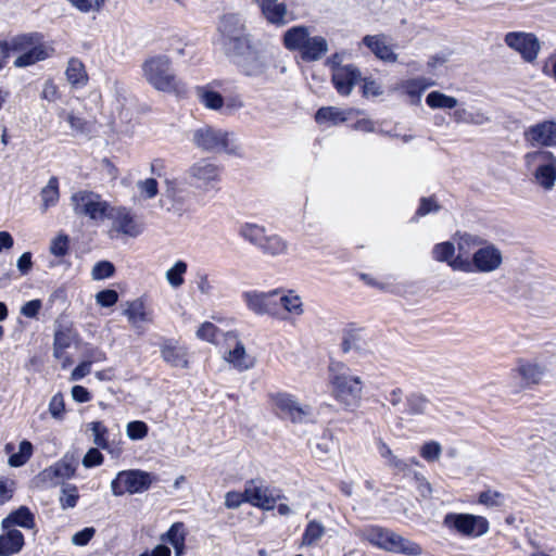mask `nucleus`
Returning a JSON list of instances; mask_svg holds the SVG:
<instances>
[{
	"label": "nucleus",
	"instance_id": "c85d7f7f",
	"mask_svg": "<svg viewBox=\"0 0 556 556\" xmlns=\"http://www.w3.org/2000/svg\"><path fill=\"white\" fill-rule=\"evenodd\" d=\"M434 83L424 77L410 78L400 83L396 90H402L403 93L410 98L412 104H419L424 91L431 87Z\"/></svg>",
	"mask_w": 556,
	"mask_h": 556
},
{
	"label": "nucleus",
	"instance_id": "f3484780",
	"mask_svg": "<svg viewBox=\"0 0 556 556\" xmlns=\"http://www.w3.org/2000/svg\"><path fill=\"white\" fill-rule=\"evenodd\" d=\"M525 140L532 147H556V122L543 121L529 126L525 130Z\"/></svg>",
	"mask_w": 556,
	"mask_h": 556
},
{
	"label": "nucleus",
	"instance_id": "39448f33",
	"mask_svg": "<svg viewBox=\"0 0 556 556\" xmlns=\"http://www.w3.org/2000/svg\"><path fill=\"white\" fill-rule=\"evenodd\" d=\"M142 71L148 83L160 91L178 93L185 90L184 84L173 73L170 60L165 55L147 60Z\"/></svg>",
	"mask_w": 556,
	"mask_h": 556
},
{
	"label": "nucleus",
	"instance_id": "6ab92c4d",
	"mask_svg": "<svg viewBox=\"0 0 556 556\" xmlns=\"http://www.w3.org/2000/svg\"><path fill=\"white\" fill-rule=\"evenodd\" d=\"M218 42L220 46L248 33L244 21L238 14H225L218 23Z\"/></svg>",
	"mask_w": 556,
	"mask_h": 556
},
{
	"label": "nucleus",
	"instance_id": "e2e57ef3",
	"mask_svg": "<svg viewBox=\"0 0 556 556\" xmlns=\"http://www.w3.org/2000/svg\"><path fill=\"white\" fill-rule=\"evenodd\" d=\"M479 503L488 507H500L504 504V495L497 491L486 490L480 493Z\"/></svg>",
	"mask_w": 556,
	"mask_h": 556
},
{
	"label": "nucleus",
	"instance_id": "b1692460",
	"mask_svg": "<svg viewBox=\"0 0 556 556\" xmlns=\"http://www.w3.org/2000/svg\"><path fill=\"white\" fill-rule=\"evenodd\" d=\"M123 315L126 316L128 323L136 329L140 328L141 323L153 321V314L147 309L146 303L141 298L127 301Z\"/></svg>",
	"mask_w": 556,
	"mask_h": 556
},
{
	"label": "nucleus",
	"instance_id": "c03bdc74",
	"mask_svg": "<svg viewBox=\"0 0 556 556\" xmlns=\"http://www.w3.org/2000/svg\"><path fill=\"white\" fill-rule=\"evenodd\" d=\"M239 235L251 244L260 248L267 233L263 226L247 223L240 227Z\"/></svg>",
	"mask_w": 556,
	"mask_h": 556
},
{
	"label": "nucleus",
	"instance_id": "423d86ee",
	"mask_svg": "<svg viewBox=\"0 0 556 556\" xmlns=\"http://www.w3.org/2000/svg\"><path fill=\"white\" fill-rule=\"evenodd\" d=\"M332 393L337 401L345 407H355L358 405L362 397L363 381L358 376H353L348 371H334L330 368Z\"/></svg>",
	"mask_w": 556,
	"mask_h": 556
},
{
	"label": "nucleus",
	"instance_id": "ddd939ff",
	"mask_svg": "<svg viewBox=\"0 0 556 556\" xmlns=\"http://www.w3.org/2000/svg\"><path fill=\"white\" fill-rule=\"evenodd\" d=\"M443 523L466 536H480L489 531V522L484 517L470 514H447Z\"/></svg>",
	"mask_w": 556,
	"mask_h": 556
},
{
	"label": "nucleus",
	"instance_id": "e433bc0d",
	"mask_svg": "<svg viewBox=\"0 0 556 556\" xmlns=\"http://www.w3.org/2000/svg\"><path fill=\"white\" fill-rule=\"evenodd\" d=\"M42 213L58 204L60 200L59 179L55 176L50 177L48 184L40 191Z\"/></svg>",
	"mask_w": 556,
	"mask_h": 556
},
{
	"label": "nucleus",
	"instance_id": "774afa93",
	"mask_svg": "<svg viewBox=\"0 0 556 556\" xmlns=\"http://www.w3.org/2000/svg\"><path fill=\"white\" fill-rule=\"evenodd\" d=\"M243 503H248V496L245 495V489L243 492L229 491L225 495V506L229 509H236Z\"/></svg>",
	"mask_w": 556,
	"mask_h": 556
},
{
	"label": "nucleus",
	"instance_id": "864d4df0",
	"mask_svg": "<svg viewBox=\"0 0 556 556\" xmlns=\"http://www.w3.org/2000/svg\"><path fill=\"white\" fill-rule=\"evenodd\" d=\"M79 498L78 489L75 484H63L59 498L62 509L74 508Z\"/></svg>",
	"mask_w": 556,
	"mask_h": 556
},
{
	"label": "nucleus",
	"instance_id": "a19ab883",
	"mask_svg": "<svg viewBox=\"0 0 556 556\" xmlns=\"http://www.w3.org/2000/svg\"><path fill=\"white\" fill-rule=\"evenodd\" d=\"M429 401L421 394L412 393L406 397L404 408L401 413L407 416L422 415L427 412Z\"/></svg>",
	"mask_w": 556,
	"mask_h": 556
},
{
	"label": "nucleus",
	"instance_id": "c9c22d12",
	"mask_svg": "<svg viewBox=\"0 0 556 556\" xmlns=\"http://www.w3.org/2000/svg\"><path fill=\"white\" fill-rule=\"evenodd\" d=\"M389 553L403 554L406 556H419L422 554L421 546L394 532Z\"/></svg>",
	"mask_w": 556,
	"mask_h": 556
},
{
	"label": "nucleus",
	"instance_id": "0eeeda50",
	"mask_svg": "<svg viewBox=\"0 0 556 556\" xmlns=\"http://www.w3.org/2000/svg\"><path fill=\"white\" fill-rule=\"evenodd\" d=\"M222 170V166L210 159H200L187 169L186 180L195 189L208 191L220 181Z\"/></svg>",
	"mask_w": 556,
	"mask_h": 556
},
{
	"label": "nucleus",
	"instance_id": "aec40b11",
	"mask_svg": "<svg viewBox=\"0 0 556 556\" xmlns=\"http://www.w3.org/2000/svg\"><path fill=\"white\" fill-rule=\"evenodd\" d=\"M361 72L359 70L353 65L348 64L344 67H339L336 72L332 73V84L336 90L341 96H349L353 87L359 81Z\"/></svg>",
	"mask_w": 556,
	"mask_h": 556
},
{
	"label": "nucleus",
	"instance_id": "bf43d9fd",
	"mask_svg": "<svg viewBox=\"0 0 556 556\" xmlns=\"http://www.w3.org/2000/svg\"><path fill=\"white\" fill-rule=\"evenodd\" d=\"M149 427L141 420L130 421L126 426V434L130 440L138 441L147 437Z\"/></svg>",
	"mask_w": 556,
	"mask_h": 556
},
{
	"label": "nucleus",
	"instance_id": "de8ad7c7",
	"mask_svg": "<svg viewBox=\"0 0 556 556\" xmlns=\"http://www.w3.org/2000/svg\"><path fill=\"white\" fill-rule=\"evenodd\" d=\"M187 263L179 260L166 270L165 278L172 288L177 289L184 285V276L187 273Z\"/></svg>",
	"mask_w": 556,
	"mask_h": 556
},
{
	"label": "nucleus",
	"instance_id": "a878e982",
	"mask_svg": "<svg viewBox=\"0 0 556 556\" xmlns=\"http://www.w3.org/2000/svg\"><path fill=\"white\" fill-rule=\"evenodd\" d=\"M393 535L394 531L379 526L367 527L361 532L362 539L386 552H389Z\"/></svg>",
	"mask_w": 556,
	"mask_h": 556
},
{
	"label": "nucleus",
	"instance_id": "cd10ccee",
	"mask_svg": "<svg viewBox=\"0 0 556 556\" xmlns=\"http://www.w3.org/2000/svg\"><path fill=\"white\" fill-rule=\"evenodd\" d=\"M5 532L0 535V556L17 554L24 546V535L16 529H3Z\"/></svg>",
	"mask_w": 556,
	"mask_h": 556
},
{
	"label": "nucleus",
	"instance_id": "49530a36",
	"mask_svg": "<svg viewBox=\"0 0 556 556\" xmlns=\"http://www.w3.org/2000/svg\"><path fill=\"white\" fill-rule=\"evenodd\" d=\"M263 253L277 256L285 254L287 252L288 245L287 242L277 235H266L265 240L262 242L258 248Z\"/></svg>",
	"mask_w": 556,
	"mask_h": 556
},
{
	"label": "nucleus",
	"instance_id": "338daca9",
	"mask_svg": "<svg viewBox=\"0 0 556 556\" xmlns=\"http://www.w3.org/2000/svg\"><path fill=\"white\" fill-rule=\"evenodd\" d=\"M118 301V293L112 289H105L96 294V302L102 307H111Z\"/></svg>",
	"mask_w": 556,
	"mask_h": 556
},
{
	"label": "nucleus",
	"instance_id": "4c0bfd02",
	"mask_svg": "<svg viewBox=\"0 0 556 556\" xmlns=\"http://www.w3.org/2000/svg\"><path fill=\"white\" fill-rule=\"evenodd\" d=\"M66 79L73 87H83L88 81V76L83 62L72 58L65 71Z\"/></svg>",
	"mask_w": 556,
	"mask_h": 556
},
{
	"label": "nucleus",
	"instance_id": "7c9ffc66",
	"mask_svg": "<svg viewBox=\"0 0 556 556\" xmlns=\"http://www.w3.org/2000/svg\"><path fill=\"white\" fill-rule=\"evenodd\" d=\"M254 45L252 35L248 31L240 37L220 46L224 54L232 63Z\"/></svg>",
	"mask_w": 556,
	"mask_h": 556
},
{
	"label": "nucleus",
	"instance_id": "8fccbe9b",
	"mask_svg": "<svg viewBox=\"0 0 556 556\" xmlns=\"http://www.w3.org/2000/svg\"><path fill=\"white\" fill-rule=\"evenodd\" d=\"M59 116L70 124L73 135H86L90 131V123L83 117L75 115L73 112L62 110L59 113Z\"/></svg>",
	"mask_w": 556,
	"mask_h": 556
},
{
	"label": "nucleus",
	"instance_id": "412c9836",
	"mask_svg": "<svg viewBox=\"0 0 556 556\" xmlns=\"http://www.w3.org/2000/svg\"><path fill=\"white\" fill-rule=\"evenodd\" d=\"M545 374V368L536 363L520 361L516 369L513 370L514 376H518L522 380L519 389L513 390V393H519L521 389L539 384Z\"/></svg>",
	"mask_w": 556,
	"mask_h": 556
},
{
	"label": "nucleus",
	"instance_id": "3c124183",
	"mask_svg": "<svg viewBox=\"0 0 556 556\" xmlns=\"http://www.w3.org/2000/svg\"><path fill=\"white\" fill-rule=\"evenodd\" d=\"M33 455V444L23 440L18 445V452L11 454L9 457V465L11 467H21L25 465Z\"/></svg>",
	"mask_w": 556,
	"mask_h": 556
},
{
	"label": "nucleus",
	"instance_id": "f704fd0d",
	"mask_svg": "<svg viewBox=\"0 0 556 556\" xmlns=\"http://www.w3.org/2000/svg\"><path fill=\"white\" fill-rule=\"evenodd\" d=\"M279 308L283 307V309L292 315V316H301L304 313L303 302L300 295H298L293 290H280L279 295L277 296Z\"/></svg>",
	"mask_w": 556,
	"mask_h": 556
},
{
	"label": "nucleus",
	"instance_id": "7ed1b4c3",
	"mask_svg": "<svg viewBox=\"0 0 556 556\" xmlns=\"http://www.w3.org/2000/svg\"><path fill=\"white\" fill-rule=\"evenodd\" d=\"M193 144L208 153L224 152L229 155L242 157L243 152L233 131L203 125L192 132Z\"/></svg>",
	"mask_w": 556,
	"mask_h": 556
},
{
	"label": "nucleus",
	"instance_id": "5701e85b",
	"mask_svg": "<svg viewBox=\"0 0 556 556\" xmlns=\"http://www.w3.org/2000/svg\"><path fill=\"white\" fill-rule=\"evenodd\" d=\"M261 9L266 21L276 26H283L288 23V9L279 0H253Z\"/></svg>",
	"mask_w": 556,
	"mask_h": 556
},
{
	"label": "nucleus",
	"instance_id": "a18cd8bd",
	"mask_svg": "<svg viewBox=\"0 0 556 556\" xmlns=\"http://www.w3.org/2000/svg\"><path fill=\"white\" fill-rule=\"evenodd\" d=\"M453 117L457 123L473 125H483L490 122V117L481 110L467 111L466 109H457L454 111Z\"/></svg>",
	"mask_w": 556,
	"mask_h": 556
},
{
	"label": "nucleus",
	"instance_id": "9b49d317",
	"mask_svg": "<svg viewBox=\"0 0 556 556\" xmlns=\"http://www.w3.org/2000/svg\"><path fill=\"white\" fill-rule=\"evenodd\" d=\"M77 467L78 457L75 454L66 453L60 460L45 468L37 478L48 486H56L73 478Z\"/></svg>",
	"mask_w": 556,
	"mask_h": 556
},
{
	"label": "nucleus",
	"instance_id": "473e14b6",
	"mask_svg": "<svg viewBox=\"0 0 556 556\" xmlns=\"http://www.w3.org/2000/svg\"><path fill=\"white\" fill-rule=\"evenodd\" d=\"M341 346L345 353L351 351L363 353L368 349V344L363 330L355 328L344 330Z\"/></svg>",
	"mask_w": 556,
	"mask_h": 556
},
{
	"label": "nucleus",
	"instance_id": "4be33fe9",
	"mask_svg": "<svg viewBox=\"0 0 556 556\" xmlns=\"http://www.w3.org/2000/svg\"><path fill=\"white\" fill-rule=\"evenodd\" d=\"M160 350L163 361L169 366L175 368H187L189 366L188 351L177 342L165 340Z\"/></svg>",
	"mask_w": 556,
	"mask_h": 556
},
{
	"label": "nucleus",
	"instance_id": "393cba45",
	"mask_svg": "<svg viewBox=\"0 0 556 556\" xmlns=\"http://www.w3.org/2000/svg\"><path fill=\"white\" fill-rule=\"evenodd\" d=\"M362 41L378 59L390 63L396 62L397 55L388 45L384 35H366Z\"/></svg>",
	"mask_w": 556,
	"mask_h": 556
},
{
	"label": "nucleus",
	"instance_id": "dca6fc26",
	"mask_svg": "<svg viewBox=\"0 0 556 556\" xmlns=\"http://www.w3.org/2000/svg\"><path fill=\"white\" fill-rule=\"evenodd\" d=\"M273 403L280 412V416L290 419L292 422H304L312 417V408L308 405H301L296 399L289 393H277L271 396Z\"/></svg>",
	"mask_w": 556,
	"mask_h": 556
},
{
	"label": "nucleus",
	"instance_id": "f03ea898",
	"mask_svg": "<svg viewBox=\"0 0 556 556\" xmlns=\"http://www.w3.org/2000/svg\"><path fill=\"white\" fill-rule=\"evenodd\" d=\"M2 42L3 59H8L11 52L20 53L13 62L17 68L45 61L54 52V49L43 41V35L38 31L20 34Z\"/></svg>",
	"mask_w": 556,
	"mask_h": 556
},
{
	"label": "nucleus",
	"instance_id": "ea45409f",
	"mask_svg": "<svg viewBox=\"0 0 556 556\" xmlns=\"http://www.w3.org/2000/svg\"><path fill=\"white\" fill-rule=\"evenodd\" d=\"M75 333L70 327H60L55 330L53 341V355L61 358L66 349H68L74 341Z\"/></svg>",
	"mask_w": 556,
	"mask_h": 556
},
{
	"label": "nucleus",
	"instance_id": "72a5a7b5",
	"mask_svg": "<svg viewBox=\"0 0 556 556\" xmlns=\"http://www.w3.org/2000/svg\"><path fill=\"white\" fill-rule=\"evenodd\" d=\"M309 36L306 26H293L285 33L283 45L290 51L301 52Z\"/></svg>",
	"mask_w": 556,
	"mask_h": 556
},
{
	"label": "nucleus",
	"instance_id": "37998d69",
	"mask_svg": "<svg viewBox=\"0 0 556 556\" xmlns=\"http://www.w3.org/2000/svg\"><path fill=\"white\" fill-rule=\"evenodd\" d=\"M315 121L318 124H331L337 125L346 121V114L344 111L334 106L320 108L315 114Z\"/></svg>",
	"mask_w": 556,
	"mask_h": 556
},
{
	"label": "nucleus",
	"instance_id": "5fc2aeb1",
	"mask_svg": "<svg viewBox=\"0 0 556 556\" xmlns=\"http://www.w3.org/2000/svg\"><path fill=\"white\" fill-rule=\"evenodd\" d=\"M70 250V237L66 233H59L52 239L50 244V253L56 257H63Z\"/></svg>",
	"mask_w": 556,
	"mask_h": 556
},
{
	"label": "nucleus",
	"instance_id": "f8f14e48",
	"mask_svg": "<svg viewBox=\"0 0 556 556\" xmlns=\"http://www.w3.org/2000/svg\"><path fill=\"white\" fill-rule=\"evenodd\" d=\"M280 289H275L268 292L261 291H247L242 298L249 307L256 315H270L286 320L287 318L279 315V303L277 296Z\"/></svg>",
	"mask_w": 556,
	"mask_h": 556
},
{
	"label": "nucleus",
	"instance_id": "1a4fd4ad",
	"mask_svg": "<svg viewBox=\"0 0 556 556\" xmlns=\"http://www.w3.org/2000/svg\"><path fill=\"white\" fill-rule=\"evenodd\" d=\"M153 479L150 472L143 470H122L112 480L111 491L115 496H122L125 493H142L151 486Z\"/></svg>",
	"mask_w": 556,
	"mask_h": 556
},
{
	"label": "nucleus",
	"instance_id": "a211bd4d",
	"mask_svg": "<svg viewBox=\"0 0 556 556\" xmlns=\"http://www.w3.org/2000/svg\"><path fill=\"white\" fill-rule=\"evenodd\" d=\"M108 218L112 220L113 228L123 235L135 238L143 231L142 225L124 206L111 207Z\"/></svg>",
	"mask_w": 556,
	"mask_h": 556
},
{
	"label": "nucleus",
	"instance_id": "4468645a",
	"mask_svg": "<svg viewBox=\"0 0 556 556\" xmlns=\"http://www.w3.org/2000/svg\"><path fill=\"white\" fill-rule=\"evenodd\" d=\"M240 73L248 77H262L269 67L266 53L253 45L241 56L232 62Z\"/></svg>",
	"mask_w": 556,
	"mask_h": 556
},
{
	"label": "nucleus",
	"instance_id": "79ce46f5",
	"mask_svg": "<svg viewBox=\"0 0 556 556\" xmlns=\"http://www.w3.org/2000/svg\"><path fill=\"white\" fill-rule=\"evenodd\" d=\"M197 96L199 101L210 110L218 111L224 106V98L217 91H214L207 87H198Z\"/></svg>",
	"mask_w": 556,
	"mask_h": 556
},
{
	"label": "nucleus",
	"instance_id": "2f4dec72",
	"mask_svg": "<svg viewBox=\"0 0 556 556\" xmlns=\"http://www.w3.org/2000/svg\"><path fill=\"white\" fill-rule=\"evenodd\" d=\"M18 526L25 529H33L35 526V517L26 506H21L16 510L9 514L1 522L2 529H10Z\"/></svg>",
	"mask_w": 556,
	"mask_h": 556
},
{
	"label": "nucleus",
	"instance_id": "2eb2a0df",
	"mask_svg": "<svg viewBox=\"0 0 556 556\" xmlns=\"http://www.w3.org/2000/svg\"><path fill=\"white\" fill-rule=\"evenodd\" d=\"M504 42L513 50L518 52L521 58L529 63L536 60L541 50V43L538 37L532 33L510 31L504 37Z\"/></svg>",
	"mask_w": 556,
	"mask_h": 556
},
{
	"label": "nucleus",
	"instance_id": "603ef678",
	"mask_svg": "<svg viewBox=\"0 0 556 556\" xmlns=\"http://www.w3.org/2000/svg\"><path fill=\"white\" fill-rule=\"evenodd\" d=\"M455 245L452 242H442L434 245L432 250L433 258L438 262H445L452 268V263L456 260Z\"/></svg>",
	"mask_w": 556,
	"mask_h": 556
},
{
	"label": "nucleus",
	"instance_id": "bb28decb",
	"mask_svg": "<svg viewBox=\"0 0 556 556\" xmlns=\"http://www.w3.org/2000/svg\"><path fill=\"white\" fill-rule=\"evenodd\" d=\"M328 52V41L323 36H309L300 54L305 62L319 61Z\"/></svg>",
	"mask_w": 556,
	"mask_h": 556
},
{
	"label": "nucleus",
	"instance_id": "69168bd1",
	"mask_svg": "<svg viewBox=\"0 0 556 556\" xmlns=\"http://www.w3.org/2000/svg\"><path fill=\"white\" fill-rule=\"evenodd\" d=\"M413 479L416 484V489L422 498H430L432 494V488L430 482L418 471L413 472Z\"/></svg>",
	"mask_w": 556,
	"mask_h": 556
},
{
	"label": "nucleus",
	"instance_id": "680f3d73",
	"mask_svg": "<svg viewBox=\"0 0 556 556\" xmlns=\"http://www.w3.org/2000/svg\"><path fill=\"white\" fill-rule=\"evenodd\" d=\"M115 267L109 261H100L94 264L91 276L93 280H103L114 275Z\"/></svg>",
	"mask_w": 556,
	"mask_h": 556
},
{
	"label": "nucleus",
	"instance_id": "13d9d810",
	"mask_svg": "<svg viewBox=\"0 0 556 556\" xmlns=\"http://www.w3.org/2000/svg\"><path fill=\"white\" fill-rule=\"evenodd\" d=\"M442 454V446L437 441H428L420 447V456L429 463L439 460Z\"/></svg>",
	"mask_w": 556,
	"mask_h": 556
},
{
	"label": "nucleus",
	"instance_id": "20e7f679",
	"mask_svg": "<svg viewBox=\"0 0 556 556\" xmlns=\"http://www.w3.org/2000/svg\"><path fill=\"white\" fill-rule=\"evenodd\" d=\"M523 164L531 182L545 192L556 186V155L546 149H536L523 155Z\"/></svg>",
	"mask_w": 556,
	"mask_h": 556
},
{
	"label": "nucleus",
	"instance_id": "4d7b16f0",
	"mask_svg": "<svg viewBox=\"0 0 556 556\" xmlns=\"http://www.w3.org/2000/svg\"><path fill=\"white\" fill-rule=\"evenodd\" d=\"M185 539H186V533H185L184 523H181V522L173 523L172 527L168 529V531L161 536L162 541L167 542L172 545H176V544L181 545V541H185Z\"/></svg>",
	"mask_w": 556,
	"mask_h": 556
},
{
	"label": "nucleus",
	"instance_id": "0e129e2a",
	"mask_svg": "<svg viewBox=\"0 0 556 556\" xmlns=\"http://www.w3.org/2000/svg\"><path fill=\"white\" fill-rule=\"evenodd\" d=\"M65 404L61 393H56L52 396L49 403V413L54 419L61 420L64 417Z\"/></svg>",
	"mask_w": 556,
	"mask_h": 556
},
{
	"label": "nucleus",
	"instance_id": "f257e3e1",
	"mask_svg": "<svg viewBox=\"0 0 556 556\" xmlns=\"http://www.w3.org/2000/svg\"><path fill=\"white\" fill-rule=\"evenodd\" d=\"M457 250L456 260L452 263L453 270L489 274L497 270L503 264L502 251L477 235H459Z\"/></svg>",
	"mask_w": 556,
	"mask_h": 556
},
{
	"label": "nucleus",
	"instance_id": "09e8293b",
	"mask_svg": "<svg viewBox=\"0 0 556 556\" xmlns=\"http://www.w3.org/2000/svg\"><path fill=\"white\" fill-rule=\"evenodd\" d=\"M426 103L431 109H454L457 106V99L440 91H431L427 98Z\"/></svg>",
	"mask_w": 556,
	"mask_h": 556
},
{
	"label": "nucleus",
	"instance_id": "c756f323",
	"mask_svg": "<svg viewBox=\"0 0 556 556\" xmlns=\"http://www.w3.org/2000/svg\"><path fill=\"white\" fill-rule=\"evenodd\" d=\"M225 359L239 371L248 370L255 364V358L247 353L243 343L240 341H236L235 348L228 351Z\"/></svg>",
	"mask_w": 556,
	"mask_h": 556
},
{
	"label": "nucleus",
	"instance_id": "9d476101",
	"mask_svg": "<svg viewBox=\"0 0 556 556\" xmlns=\"http://www.w3.org/2000/svg\"><path fill=\"white\" fill-rule=\"evenodd\" d=\"M244 485L248 503L264 510L274 509L276 503L285 498L279 489L266 485L261 479L249 480Z\"/></svg>",
	"mask_w": 556,
	"mask_h": 556
},
{
	"label": "nucleus",
	"instance_id": "6e6d98bb",
	"mask_svg": "<svg viewBox=\"0 0 556 556\" xmlns=\"http://www.w3.org/2000/svg\"><path fill=\"white\" fill-rule=\"evenodd\" d=\"M136 187L139 191L140 197L144 200L153 199L159 193V185L154 178L138 180Z\"/></svg>",
	"mask_w": 556,
	"mask_h": 556
},
{
	"label": "nucleus",
	"instance_id": "052dcab7",
	"mask_svg": "<svg viewBox=\"0 0 556 556\" xmlns=\"http://www.w3.org/2000/svg\"><path fill=\"white\" fill-rule=\"evenodd\" d=\"M90 430L92 431L93 434V443L100 448H108L109 442L106 439V427L100 421H93L90 424Z\"/></svg>",
	"mask_w": 556,
	"mask_h": 556
},
{
	"label": "nucleus",
	"instance_id": "58836bf2",
	"mask_svg": "<svg viewBox=\"0 0 556 556\" xmlns=\"http://www.w3.org/2000/svg\"><path fill=\"white\" fill-rule=\"evenodd\" d=\"M326 533V529L321 522L317 520L309 521L302 534L301 546L314 547L323 539Z\"/></svg>",
	"mask_w": 556,
	"mask_h": 556
},
{
	"label": "nucleus",
	"instance_id": "6e6552de",
	"mask_svg": "<svg viewBox=\"0 0 556 556\" xmlns=\"http://www.w3.org/2000/svg\"><path fill=\"white\" fill-rule=\"evenodd\" d=\"M71 201L75 214L87 216L94 222L108 218L112 207L100 194L87 190L75 192Z\"/></svg>",
	"mask_w": 556,
	"mask_h": 556
}]
</instances>
